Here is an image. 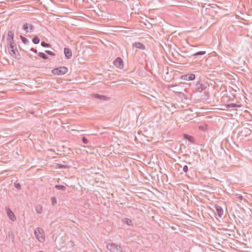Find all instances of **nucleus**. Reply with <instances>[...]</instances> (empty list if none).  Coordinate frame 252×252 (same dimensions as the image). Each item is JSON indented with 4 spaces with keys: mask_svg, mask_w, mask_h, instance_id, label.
<instances>
[{
    "mask_svg": "<svg viewBox=\"0 0 252 252\" xmlns=\"http://www.w3.org/2000/svg\"><path fill=\"white\" fill-rule=\"evenodd\" d=\"M34 234L36 239L40 242H44L45 241V237L42 228L38 227L34 230Z\"/></svg>",
    "mask_w": 252,
    "mask_h": 252,
    "instance_id": "f257e3e1",
    "label": "nucleus"
},
{
    "mask_svg": "<svg viewBox=\"0 0 252 252\" xmlns=\"http://www.w3.org/2000/svg\"><path fill=\"white\" fill-rule=\"evenodd\" d=\"M107 248L110 252H124L121 247L115 243L108 244Z\"/></svg>",
    "mask_w": 252,
    "mask_h": 252,
    "instance_id": "f03ea898",
    "label": "nucleus"
},
{
    "mask_svg": "<svg viewBox=\"0 0 252 252\" xmlns=\"http://www.w3.org/2000/svg\"><path fill=\"white\" fill-rule=\"evenodd\" d=\"M68 71V68L65 66H60L54 68L52 72L54 74L56 75H63Z\"/></svg>",
    "mask_w": 252,
    "mask_h": 252,
    "instance_id": "7ed1b4c3",
    "label": "nucleus"
},
{
    "mask_svg": "<svg viewBox=\"0 0 252 252\" xmlns=\"http://www.w3.org/2000/svg\"><path fill=\"white\" fill-rule=\"evenodd\" d=\"M206 87L207 85L206 83H203L199 81L195 84V90L196 91L201 93L206 89Z\"/></svg>",
    "mask_w": 252,
    "mask_h": 252,
    "instance_id": "20e7f679",
    "label": "nucleus"
},
{
    "mask_svg": "<svg viewBox=\"0 0 252 252\" xmlns=\"http://www.w3.org/2000/svg\"><path fill=\"white\" fill-rule=\"evenodd\" d=\"M23 29L27 33L32 32L34 30V26L28 23H24L23 25Z\"/></svg>",
    "mask_w": 252,
    "mask_h": 252,
    "instance_id": "39448f33",
    "label": "nucleus"
},
{
    "mask_svg": "<svg viewBox=\"0 0 252 252\" xmlns=\"http://www.w3.org/2000/svg\"><path fill=\"white\" fill-rule=\"evenodd\" d=\"M10 55L15 59L19 60L21 59V55L19 54L17 47L8 51Z\"/></svg>",
    "mask_w": 252,
    "mask_h": 252,
    "instance_id": "423d86ee",
    "label": "nucleus"
},
{
    "mask_svg": "<svg viewBox=\"0 0 252 252\" xmlns=\"http://www.w3.org/2000/svg\"><path fill=\"white\" fill-rule=\"evenodd\" d=\"M141 176V180L140 181L142 183L148 184L149 182L151 181L153 179L152 174H148V177L145 176V174H139Z\"/></svg>",
    "mask_w": 252,
    "mask_h": 252,
    "instance_id": "0eeeda50",
    "label": "nucleus"
},
{
    "mask_svg": "<svg viewBox=\"0 0 252 252\" xmlns=\"http://www.w3.org/2000/svg\"><path fill=\"white\" fill-rule=\"evenodd\" d=\"M113 63L116 67L120 69H122L124 67L123 61L121 58H117L114 61Z\"/></svg>",
    "mask_w": 252,
    "mask_h": 252,
    "instance_id": "6e6552de",
    "label": "nucleus"
},
{
    "mask_svg": "<svg viewBox=\"0 0 252 252\" xmlns=\"http://www.w3.org/2000/svg\"><path fill=\"white\" fill-rule=\"evenodd\" d=\"M181 78L184 80L192 81L195 79V75L194 74L192 73L182 75Z\"/></svg>",
    "mask_w": 252,
    "mask_h": 252,
    "instance_id": "1a4fd4ad",
    "label": "nucleus"
},
{
    "mask_svg": "<svg viewBox=\"0 0 252 252\" xmlns=\"http://www.w3.org/2000/svg\"><path fill=\"white\" fill-rule=\"evenodd\" d=\"M5 210L9 218L13 221L16 220V217L13 212L8 207L5 208Z\"/></svg>",
    "mask_w": 252,
    "mask_h": 252,
    "instance_id": "9d476101",
    "label": "nucleus"
},
{
    "mask_svg": "<svg viewBox=\"0 0 252 252\" xmlns=\"http://www.w3.org/2000/svg\"><path fill=\"white\" fill-rule=\"evenodd\" d=\"M64 54L67 59H70L72 57V53L71 50L68 48H64Z\"/></svg>",
    "mask_w": 252,
    "mask_h": 252,
    "instance_id": "9b49d317",
    "label": "nucleus"
},
{
    "mask_svg": "<svg viewBox=\"0 0 252 252\" xmlns=\"http://www.w3.org/2000/svg\"><path fill=\"white\" fill-rule=\"evenodd\" d=\"M14 32L13 31H9L7 33V42L14 41Z\"/></svg>",
    "mask_w": 252,
    "mask_h": 252,
    "instance_id": "f8f14e48",
    "label": "nucleus"
},
{
    "mask_svg": "<svg viewBox=\"0 0 252 252\" xmlns=\"http://www.w3.org/2000/svg\"><path fill=\"white\" fill-rule=\"evenodd\" d=\"M215 208L217 211V214L219 217L221 218L223 215V210L222 208L218 205H215Z\"/></svg>",
    "mask_w": 252,
    "mask_h": 252,
    "instance_id": "ddd939ff",
    "label": "nucleus"
},
{
    "mask_svg": "<svg viewBox=\"0 0 252 252\" xmlns=\"http://www.w3.org/2000/svg\"><path fill=\"white\" fill-rule=\"evenodd\" d=\"M93 96L96 99H100V100H106L109 99V98L105 95H100L97 94H93Z\"/></svg>",
    "mask_w": 252,
    "mask_h": 252,
    "instance_id": "4468645a",
    "label": "nucleus"
},
{
    "mask_svg": "<svg viewBox=\"0 0 252 252\" xmlns=\"http://www.w3.org/2000/svg\"><path fill=\"white\" fill-rule=\"evenodd\" d=\"M183 137L185 139H187L188 141H189L191 143L195 144L194 138L193 136H192L191 135H189L188 134H184Z\"/></svg>",
    "mask_w": 252,
    "mask_h": 252,
    "instance_id": "2eb2a0df",
    "label": "nucleus"
},
{
    "mask_svg": "<svg viewBox=\"0 0 252 252\" xmlns=\"http://www.w3.org/2000/svg\"><path fill=\"white\" fill-rule=\"evenodd\" d=\"M133 46H134L136 48L141 50L145 49V46L143 43L139 42H135Z\"/></svg>",
    "mask_w": 252,
    "mask_h": 252,
    "instance_id": "dca6fc26",
    "label": "nucleus"
},
{
    "mask_svg": "<svg viewBox=\"0 0 252 252\" xmlns=\"http://www.w3.org/2000/svg\"><path fill=\"white\" fill-rule=\"evenodd\" d=\"M16 48V44L15 41L7 42V49L9 50Z\"/></svg>",
    "mask_w": 252,
    "mask_h": 252,
    "instance_id": "f3484780",
    "label": "nucleus"
},
{
    "mask_svg": "<svg viewBox=\"0 0 252 252\" xmlns=\"http://www.w3.org/2000/svg\"><path fill=\"white\" fill-rule=\"evenodd\" d=\"M224 107L226 108H222V109L226 110V109H228V108H235V107H239V105L236 104L232 103L227 104L225 105Z\"/></svg>",
    "mask_w": 252,
    "mask_h": 252,
    "instance_id": "a211bd4d",
    "label": "nucleus"
},
{
    "mask_svg": "<svg viewBox=\"0 0 252 252\" xmlns=\"http://www.w3.org/2000/svg\"><path fill=\"white\" fill-rule=\"evenodd\" d=\"M123 222L125 223H126L128 225L132 226V221L131 220L128 218H125L123 220Z\"/></svg>",
    "mask_w": 252,
    "mask_h": 252,
    "instance_id": "6ab92c4d",
    "label": "nucleus"
},
{
    "mask_svg": "<svg viewBox=\"0 0 252 252\" xmlns=\"http://www.w3.org/2000/svg\"><path fill=\"white\" fill-rule=\"evenodd\" d=\"M38 56L44 60L48 59V56L43 52H39L37 53Z\"/></svg>",
    "mask_w": 252,
    "mask_h": 252,
    "instance_id": "aec40b11",
    "label": "nucleus"
},
{
    "mask_svg": "<svg viewBox=\"0 0 252 252\" xmlns=\"http://www.w3.org/2000/svg\"><path fill=\"white\" fill-rule=\"evenodd\" d=\"M20 37L22 42L23 43H24L25 44H28L30 43L29 40L27 38L24 37L23 36L20 35Z\"/></svg>",
    "mask_w": 252,
    "mask_h": 252,
    "instance_id": "412c9836",
    "label": "nucleus"
},
{
    "mask_svg": "<svg viewBox=\"0 0 252 252\" xmlns=\"http://www.w3.org/2000/svg\"><path fill=\"white\" fill-rule=\"evenodd\" d=\"M206 54V51H199L196 52V53H194L192 55L193 56H194L195 58H196L198 56H201L204 55Z\"/></svg>",
    "mask_w": 252,
    "mask_h": 252,
    "instance_id": "4be33fe9",
    "label": "nucleus"
},
{
    "mask_svg": "<svg viewBox=\"0 0 252 252\" xmlns=\"http://www.w3.org/2000/svg\"><path fill=\"white\" fill-rule=\"evenodd\" d=\"M32 41L34 44H37L39 43L40 39L36 35L32 38Z\"/></svg>",
    "mask_w": 252,
    "mask_h": 252,
    "instance_id": "5701e85b",
    "label": "nucleus"
},
{
    "mask_svg": "<svg viewBox=\"0 0 252 252\" xmlns=\"http://www.w3.org/2000/svg\"><path fill=\"white\" fill-rule=\"evenodd\" d=\"M35 211L38 214H40L42 212V207L40 205L36 206L35 208Z\"/></svg>",
    "mask_w": 252,
    "mask_h": 252,
    "instance_id": "b1692460",
    "label": "nucleus"
},
{
    "mask_svg": "<svg viewBox=\"0 0 252 252\" xmlns=\"http://www.w3.org/2000/svg\"><path fill=\"white\" fill-rule=\"evenodd\" d=\"M69 167L67 165H64L61 164H57L55 168H68Z\"/></svg>",
    "mask_w": 252,
    "mask_h": 252,
    "instance_id": "393cba45",
    "label": "nucleus"
},
{
    "mask_svg": "<svg viewBox=\"0 0 252 252\" xmlns=\"http://www.w3.org/2000/svg\"><path fill=\"white\" fill-rule=\"evenodd\" d=\"M209 97V92H204V97L203 99L205 100H208Z\"/></svg>",
    "mask_w": 252,
    "mask_h": 252,
    "instance_id": "a878e982",
    "label": "nucleus"
},
{
    "mask_svg": "<svg viewBox=\"0 0 252 252\" xmlns=\"http://www.w3.org/2000/svg\"><path fill=\"white\" fill-rule=\"evenodd\" d=\"M41 45L43 47H51V45L47 43L44 41H42L41 42Z\"/></svg>",
    "mask_w": 252,
    "mask_h": 252,
    "instance_id": "bb28decb",
    "label": "nucleus"
},
{
    "mask_svg": "<svg viewBox=\"0 0 252 252\" xmlns=\"http://www.w3.org/2000/svg\"><path fill=\"white\" fill-rule=\"evenodd\" d=\"M55 188L58 189L65 190L66 188L63 185H56Z\"/></svg>",
    "mask_w": 252,
    "mask_h": 252,
    "instance_id": "cd10ccee",
    "label": "nucleus"
},
{
    "mask_svg": "<svg viewBox=\"0 0 252 252\" xmlns=\"http://www.w3.org/2000/svg\"><path fill=\"white\" fill-rule=\"evenodd\" d=\"M234 195L236 198L239 199L240 200H242L244 199L243 196L240 194L236 193L235 194H234Z\"/></svg>",
    "mask_w": 252,
    "mask_h": 252,
    "instance_id": "c85d7f7f",
    "label": "nucleus"
},
{
    "mask_svg": "<svg viewBox=\"0 0 252 252\" xmlns=\"http://www.w3.org/2000/svg\"><path fill=\"white\" fill-rule=\"evenodd\" d=\"M45 52L46 53H47L48 55H50V56H55V53H54L53 52H52V51H49V50H45Z\"/></svg>",
    "mask_w": 252,
    "mask_h": 252,
    "instance_id": "c756f323",
    "label": "nucleus"
},
{
    "mask_svg": "<svg viewBox=\"0 0 252 252\" xmlns=\"http://www.w3.org/2000/svg\"><path fill=\"white\" fill-rule=\"evenodd\" d=\"M51 202L52 204L53 205H54L55 204L57 203V199L55 197H51Z\"/></svg>",
    "mask_w": 252,
    "mask_h": 252,
    "instance_id": "7c9ffc66",
    "label": "nucleus"
},
{
    "mask_svg": "<svg viewBox=\"0 0 252 252\" xmlns=\"http://www.w3.org/2000/svg\"><path fill=\"white\" fill-rule=\"evenodd\" d=\"M82 141L84 144H88L89 142L88 140L84 136L82 138Z\"/></svg>",
    "mask_w": 252,
    "mask_h": 252,
    "instance_id": "2f4dec72",
    "label": "nucleus"
},
{
    "mask_svg": "<svg viewBox=\"0 0 252 252\" xmlns=\"http://www.w3.org/2000/svg\"><path fill=\"white\" fill-rule=\"evenodd\" d=\"M14 187L18 189H21V185L19 183H15Z\"/></svg>",
    "mask_w": 252,
    "mask_h": 252,
    "instance_id": "473e14b6",
    "label": "nucleus"
},
{
    "mask_svg": "<svg viewBox=\"0 0 252 252\" xmlns=\"http://www.w3.org/2000/svg\"><path fill=\"white\" fill-rule=\"evenodd\" d=\"M183 170L185 172L187 173L188 171V166L187 165H185L183 167Z\"/></svg>",
    "mask_w": 252,
    "mask_h": 252,
    "instance_id": "72a5a7b5",
    "label": "nucleus"
},
{
    "mask_svg": "<svg viewBox=\"0 0 252 252\" xmlns=\"http://www.w3.org/2000/svg\"><path fill=\"white\" fill-rule=\"evenodd\" d=\"M30 51H32V52H34V53H37V50H36V49H34V48H32L30 49Z\"/></svg>",
    "mask_w": 252,
    "mask_h": 252,
    "instance_id": "f704fd0d",
    "label": "nucleus"
},
{
    "mask_svg": "<svg viewBox=\"0 0 252 252\" xmlns=\"http://www.w3.org/2000/svg\"><path fill=\"white\" fill-rule=\"evenodd\" d=\"M249 179L251 180V182L252 183V174H250Z\"/></svg>",
    "mask_w": 252,
    "mask_h": 252,
    "instance_id": "c9c22d12",
    "label": "nucleus"
},
{
    "mask_svg": "<svg viewBox=\"0 0 252 252\" xmlns=\"http://www.w3.org/2000/svg\"><path fill=\"white\" fill-rule=\"evenodd\" d=\"M91 1H92L94 3H96L98 2L97 0H90Z\"/></svg>",
    "mask_w": 252,
    "mask_h": 252,
    "instance_id": "e433bc0d",
    "label": "nucleus"
},
{
    "mask_svg": "<svg viewBox=\"0 0 252 252\" xmlns=\"http://www.w3.org/2000/svg\"><path fill=\"white\" fill-rule=\"evenodd\" d=\"M191 175L192 176H194L195 175V176H197V177H199V176L201 175V174H191Z\"/></svg>",
    "mask_w": 252,
    "mask_h": 252,
    "instance_id": "4c0bfd02",
    "label": "nucleus"
},
{
    "mask_svg": "<svg viewBox=\"0 0 252 252\" xmlns=\"http://www.w3.org/2000/svg\"><path fill=\"white\" fill-rule=\"evenodd\" d=\"M4 171H1V172H0V173L3 174V173H4Z\"/></svg>",
    "mask_w": 252,
    "mask_h": 252,
    "instance_id": "58836bf2",
    "label": "nucleus"
},
{
    "mask_svg": "<svg viewBox=\"0 0 252 252\" xmlns=\"http://www.w3.org/2000/svg\"><path fill=\"white\" fill-rule=\"evenodd\" d=\"M185 175H186V176H187V175H188V174H186ZM188 177H189V178H190V176H188Z\"/></svg>",
    "mask_w": 252,
    "mask_h": 252,
    "instance_id": "ea45409f",
    "label": "nucleus"
},
{
    "mask_svg": "<svg viewBox=\"0 0 252 252\" xmlns=\"http://www.w3.org/2000/svg\"><path fill=\"white\" fill-rule=\"evenodd\" d=\"M4 35H3L2 36V40L4 39Z\"/></svg>",
    "mask_w": 252,
    "mask_h": 252,
    "instance_id": "a19ab883",
    "label": "nucleus"
},
{
    "mask_svg": "<svg viewBox=\"0 0 252 252\" xmlns=\"http://www.w3.org/2000/svg\"><path fill=\"white\" fill-rule=\"evenodd\" d=\"M211 178L215 179L214 177H210Z\"/></svg>",
    "mask_w": 252,
    "mask_h": 252,
    "instance_id": "79ce46f5",
    "label": "nucleus"
}]
</instances>
